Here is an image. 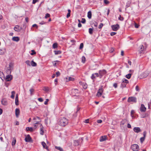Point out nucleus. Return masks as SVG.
Instances as JSON below:
<instances>
[{"label": "nucleus", "instance_id": "1", "mask_svg": "<svg viewBox=\"0 0 151 151\" xmlns=\"http://www.w3.org/2000/svg\"><path fill=\"white\" fill-rule=\"evenodd\" d=\"M68 120L65 117L61 118L59 122L60 125L62 126H65L68 124Z\"/></svg>", "mask_w": 151, "mask_h": 151}, {"label": "nucleus", "instance_id": "2", "mask_svg": "<svg viewBox=\"0 0 151 151\" xmlns=\"http://www.w3.org/2000/svg\"><path fill=\"white\" fill-rule=\"evenodd\" d=\"M103 92V89L102 88V86L100 87L99 89L98 92L96 94V96L98 97H100L102 95V93Z\"/></svg>", "mask_w": 151, "mask_h": 151}, {"label": "nucleus", "instance_id": "3", "mask_svg": "<svg viewBox=\"0 0 151 151\" xmlns=\"http://www.w3.org/2000/svg\"><path fill=\"white\" fill-rule=\"evenodd\" d=\"M131 148L134 151H137L138 150L139 146L137 144H134L131 146Z\"/></svg>", "mask_w": 151, "mask_h": 151}, {"label": "nucleus", "instance_id": "4", "mask_svg": "<svg viewBox=\"0 0 151 151\" xmlns=\"http://www.w3.org/2000/svg\"><path fill=\"white\" fill-rule=\"evenodd\" d=\"M128 102H136V98L135 97H129L128 99Z\"/></svg>", "mask_w": 151, "mask_h": 151}, {"label": "nucleus", "instance_id": "5", "mask_svg": "<svg viewBox=\"0 0 151 151\" xmlns=\"http://www.w3.org/2000/svg\"><path fill=\"white\" fill-rule=\"evenodd\" d=\"M111 27L112 30L114 31H116L119 29V25L118 24L112 25Z\"/></svg>", "mask_w": 151, "mask_h": 151}, {"label": "nucleus", "instance_id": "6", "mask_svg": "<svg viewBox=\"0 0 151 151\" xmlns=\"http://www.w3.org/2000/svg\"><path fill=\"white\" fill-rule=\"evenodd\" d=\"M25 141L27 142H32L33 141L29 135H28L25 138Z\"/></svg>", "mask_w": 151, "mask_h": 151}, {"label": "nucleus", "instance_id": "7", "mask_svg": "<svg viewBox=\"0 0 151 151\" xmlns=\"http://www.w3.org/2000/svg\"><path fill=\"white\" fill-rule=\"evenodd\" d=\"M106 73V70H100L99 71V77L101 78L102 76Z\"/></svg>", "mask_w": 151, "mask_h": 151}, {"label": "nucleus", "instance_id": "8", "mask_svg": "<svg viewBox=\"0 0 151 151\" xmlns=\"http://www.w3.org/2000/svg\"><path fill=\"white\" fill-rule=\"evenodd\" d=\"M146 108L145 107L144 105L143 104H142L140 108V111L141 112H144L146 111Z\"/></svg>", "mask_w": 151, "mask_h": 151}, {"label": "nucleus", "instance_id": "9", "mask_svg": "<svg viewBox=\"0 0 151 151\" xmlns=\"http://www.w3.org/2000/svg\"><path fill=\"white\" fill-rule=\"evenodd\" d=\"M146 46L144 47L143 45H141L139 47V51L140 53H141L142 52L144 51L145 50H146Z\"/></svg>", "mask_w": 151, "mask_h": 151}, {"label": "nucleus", "instance_id": "10", "mask_svg": "<svg viewBox=\"0 0 151 151\" xmlns=\"http://www.w3.org/2000/svg\"><path fill=\"white\" fill-rule=\"evenodd\" d=\"M12 78V77L11 75H7L6 77L5 80L7 81H10Z\"/></svg>", "mask_w": 151, "mask_h": 151}, {"label": "nucleus", "instance_id": "11", "mask_svg": "<svg viewBox=\"0 0 151 151\" xmlns=\"http://www.w3.org/2000/svg\"><path fill=\"white\" fill-rule=\"evenodd\" d=\"M124 83H128V80L125 78L123 79L122 80V83H121V85H122V87H126V84H124V85H123V84Z\"/></svg>", "mask_w": 151, "mask_h": 151}, {"label": "nucleus", "instance_id": "12", "mask_svg": "<svg viewBox=\"0 0 151 151\" xmlns=\"http://www.w3.org/2000/svg\"><path fill=\"white\" fill-rule=\"evenodd\" d=\"M79 83L80 85H82L83 86V88L85 89H86L87 87V85L86 83H83L82 82H79Z\"/></svg>", "mask_w": 151, "mask_h": 151}, {"label": "nucleus", "instance_id": "13", "mask_svg": "<svg viewBox=\"0 0 151 151\" xmlns=\"http://www.w3.org/2000/svg\"><path fill=\"white\" fill-rule=\"evenodd\" d=\"M134 131L136 133H138L141 132V130L139 127H135L133 129Z\"/></svg>", "mask_w": 151, "mask_h": 151}, {"label": "nucleus", "instance_id": "14", "mask_svg": "<svg viewBox=\"0 0 151 151\" xmlns=\"http://www.w3.org/2000/svg\"><path fill=\"white\" fill-rule=\"evenodd\" d=\"M39 124H40V134L42 135L43 134V127L41 124L40 123Z\"/></svg>", "mask_w": 151, "mask_h": 151}, {"label": "nucleus", "instance_id": "15", "mask_svg": "<svg viewBox=\"0 0 151 151\" xmlns=\"http://www.w3.org/2000/svg\"><path fill=\"white\" fill-rule=\"evenodd\" d=\"M99 76V75L98 73H95L92 74L91 78L92 80H93L95 77H98Z\"/></svg>", "mask_w": 151, "mask_h": 151}, {"label": "nucleus", "instance_id": "16", "mask_svg": "<svg viewBox=\"0 0 151 151\" xmlns=\"http://www.w3.org/2000/svg\"><path fill=\"white\" fill-rule=\"evenodd\" d=\"M20 114V111L19 109H15V115L17 117H18Z\"/></svg>", "mask_w": 151, "mask_h": 151}, {"label": "nucleus", "instance_id": "17", "mask_svg": "<svg viewBox=\"0 0 151 151\" xmlns=\"http://www.w3.org/2000/svg\"><path fill=\"white\" fill-rule=\"evenodd\" d=\"M106 136H101L100 137V142H103L106 140Z\"/></svg>", "mask_w": 151, "mask_h": 151}, {"label": "nucleus", "instance_id": "18", "mask_svg": "<svg viewBox=\"0 0 151 151\" xmlns=\"http://www.w3.org/2000/svg\"><path fill=\"white\" fill-rule=\"evenodd\" d=\"M12 40L14 41L18 42L19 40V38L18 37H12Z\"/></svg>", "mask_w": 151, "mask_h": 151}, {"label": "nucleus", "instance_id": "19", "mask_svg": "<svg viewBox=\"0 0 151 151\" xmlns=\"http://www.w3.org/2000/svg\"><path fill=\"white\" fill-rule=\"evenodd\" d=\"M42 145L44 148L47 149V146L46 145V143L44 142H42Z\"/></svg>", "mask_w": 151, "mask_h": 151}, {"label": "nucleus", "instance_id": "20", "mask_svg": "<svg viewBox=\"0 0 151 151\" xmlns=\"http://www.w3.org/2000/svg\"><path fill=\"white\" fill-rule=\"evenodd\" d=\"M2 104L3 105H6L7 104V102L5 99H3L1 101Z\"/></svg>", "mask_w": 151, "mask_h": 151}, {"label": "nucleus", "instance_id": "21", "mask_svg": "<svg viewBox=\"0 0 151 151\" xmlns=\"http://www.w3.org/2000/svg\"><path fill=\"white\" fill-rule=\"evenodd\" d=\"M14 29L16 31L18 32L20 31V29L19 28V26L18 25L15 26Z\"/></svg>", "mask_w": 151, "mask_h": 151}, {"label": "nucleus", "instance_id": "22", "mask_svg": "<svg viewBox=\"0 0 151 151\" xmlns=\"http://www.w3.org/2000/svg\"><path fill=\"white\" fill-rule=\"evenodd\" d=\"M91 15H92V14H91V11H89L88 12L87 16H88V18L89 19H91Z\"/></svg>", "mask_w": 151, "mask_h": 151}, {"label": "nucleus", "instance_id": "23", "mask_svg": "<svg viewBox=\"0 0 151 151\" xmlns=\"http://www.w3.org/2000/svg\"><path fill=\"white\" fill-rule=\"evenodd\" d=\"M26 129L27 131H29L31 132H32L33 131V129L32 127H27Z\"/></svg>", "mask_w": 151, "mask_h": 151}, {"label": "nucleus", "instance_id": "24", "mask_svg": "<svg viewBox=\"0 0 151 151\" xmlns=\"http://www.w3.org/2000/svg\"><path fill=\"white\" fill-rule=\"evenodd\" d=\"M74 145L75 146H77L79 144V142L78 140H75L74 141Z\"/></svg>", "mask_w": 151, "mask_h": 151}, {"label": "nucleus", "instance_id": "25", "mask_svg": "<svg viewBox=\"0 0 151 151\" xmlns=\"http://www.w3.org/2000/svg\"><path fill=\"white\" fill-rule=\"evenodd\" d=\"M55 148L60 151H64L62 148L60 147L55 146Z\"/></svg>", "mask_w": 151, "mask_h": 151}, {"label": "nucleus", "instance_id": "26", "mask_svg": "<svg viewBox=\"0 0 151 151\" xmlns=\"http://www.w3.org/2000/svg\"><path fill=\"white\" fill-rule=\"evenodd\" d=\"M11 93H12V95L11 96V98L13 99L14 98L15 94V92L14 91H12V92Z\"/></svg>", "mask_w": 151, "mask_h": 151}, {"label": "nucleus", "instance_id": "27", "mask_svg": "<svg viewBox=\"0 0 151 151\" xmlns=\"http://www.w3.org/2000/svg\"><path fill=\"white\" fill-rule=\"evenodd\" d=\"M31 65L32 66H36L37 65V64L33 60H32L31 62Z\"/></svg>", "mask_w": 151, "mask_h": 151}, {"label": "nucleus", "instance_id": "28", "mask_svg": "<svg viewBox=\"0 0 151 151\" xmlns=\"http://www.w3.org/2000/svg\"><path fill=\"white\" fill-rule=\"evenodd\" d=\"M58 44L56 43H54L52 45V47L55 49L57 47Z\"/></svg>", "mask_w": 151, "mask_h": 151}, {"label": "nucleus", "instance_id": "29", "mask_svg": "<svg viewBox=\"0 0 151 151\" xmlns=\"http://www.w3.org/2000/svg\"><path fill=\"white\" fill-rule=\"evenodd\" d=\"M43 90L47 92L49 90V88L48 87H45L43 88Z\"/></svg>", "mask_w": 151, "mask_h": 151}, {"label": "nucleus", "instance_id": "30", "mask_svg": "<svg viewBox=\"0 0 151 151\" xmlns=\"http://www.w3.org/2000/svg\"><path fill=\"white\" fill-rule=\"evenodd\" d=\"M16 142V140L15 138H13V140L12 143V145L14 146L15 145Z\"/></svg>", "mask_w": 151, "mask_h": 151}, {"label": "nucleus", "instance_id": "31", "mask_svg": "<svg viewBox=\"0 0 151 151\" xmlns=\"http://www.w3.org/2000/svg\"><path fill=\"white\" fill-rule=\"evenodd\" d=\"M34 90L33 88H31L29 90V91L30 92V95L31 96L33 94V93L34 92Z\"/></svg>", "mask_w": 151, "mask_h": 151}, {"label": "nucleus", "instance_id": "32", "mask_svg": "<svg viewBox=\"0 0 151 151\" xmlns=\"http://www.w3.org/2000/svg\"><path fill=\"white\" fill-rule=\"evenodd\" d=\"M15 104L17 106L19 104L18 99H15Z\"/></svg>", "mask_w": 151, "mask_h": 151}, {"label": "nucleus", "instance_id": "33", "mask_svg": "<svg viewBox=\"0 0 151 151\" xmlns=\"http://www.w3.org/2000/svg\"><path fill=\"white\" fill-rule=\"evenodd\" d=\"M68 80H67V81H73L74 80V78L73 77H69L68 78Z\"/></svg>", "mask_w": 151, "mask_h": 151}, {"label": "nucleus", "instance_id": "34", "mask_svg": "<svg viewBox=\"0 0 151 151\" xmlns=\"http://www.w3.org/2000/svg\"><path fill=\"white\" fill-rule=\"evenodd\" d=\"M55 53V55L60 54L61 53V52L60 51H54Z\"/></svg>", "mask_w": 151, "mask_h": 151}, {"label": "nucleus", "instance_id": "35", "mask_svg": "<svg viewBox=\"0 0 151 151\" xmlns=\"http://www.w3.org/2000/svg\"><path fill=\"white\" fill-rule=\"evenodd\" d=\"M40 121H34V126L35 127V129L36 128V124H38L39 123V122Z\"/></svg>", "mask_w": 151, "mask_h": 151}, {"label": "nucleus", "instance_id": "36", "mask_svg": "<svg viewBox=\"0 0 151 151\" xmlns=\"http://www.w3.org/2000/svg\"><path fill=\"white\" fill-rule=\"evenodd\" d=\"M131 73H129L126 76V77L128 79H129L131 77Z\"/></svg>", "mask_w": 151, "mask_h": 151}, {"label": "nucleus", "instance_id": "37", "mask_svg": "<svg viewBox=\"0 0 151 151\" xmlns=\"http://www.w3.org/2000/svg\"><path fill=\"white\" fill-rule=\"evenodd\" d=\"M78 90L77 89H75L72 90V93H78Z\"/></svg>", "mask_w": 151, "mask_h": 151}, {"label": "nucleus", "instance_id": "38", "mask_svg": "<svg viewBox=\"0 0 151 151\" xmlns=\"http://www.w3.org/2000/svg\"><path fill=\"white\" fill-rule=\"evenodd\" d=\"M127 120L126 119L123 120L121 122V124L122 125H124L125 123H126Z\"/></svg>", "mask_w": 151, "mask_h": 151}, {"label": "nucleus", "instance_id": "39", "mask_svg": "<svg viewBox=\"0 0 151 151\" xmlns=\"http://www.w3.org/2000/svg\"><path fill=\"white\" fill-rule=\"evenodd\" d=\"M93 32V29L90 28L89 29V32L90 34H92Z\"/></svg>", "mask_w": 151, "mask_h": 151}, {"label": "nucleus", "instance_id": "40", "mask_svg": "<svg viewBox=\"0 0 151 151\" xmlns=\"http://www.w3.org/2000/svg\"><path fill=\"white\" fill-rule=\"evenodd\" d=\"M25 63L27 64V65H28L29 66H30V62L29 61V60H27V61H26L25 62Z\"/></svg>", "mask_w": 151, "mask_h": 151}, {"label": "nucleus", "instance_id": "41", "mask_svg": "<svg viewBox=\"0 0 151 151\" xmlns=\"http://www.w3.org/2000/svg\"><path fill=\"white\" fill-rule=\"evenodd\" d=\"M134 111L133 110H132L131 111V116L132 117H133L134 116L133 115V114H134Z\"/></svg>", "mask_w": 151, "mask_h": 151}, {"label": "nucleus", "instance_id": "42", "mask_svg": "<svg viewBox=\"0 0 151 151\" xmlns=\"http://www.w3.org/2000/svg\"><path fill=\"white\" fill-rule=\"evenodd\" d=\"M83 43H82L80 44V47H79V49H82L83 48Z\"/></svg>", "mask_w": 151, "mask_h": 151}, {"label": "nucleus", "instance_id": "43", "mask_svg": "<svg viewBox=\"0 0 151 151\" xmlns=\"http://www.w3.org/2000/svg\"><path fill=\"white\" fill-rule=\"evenodd\" d=\"M147 21V22H146V23L147 24H150L151 22H150V20H147V19L146 18L145 19H144L143 20V21Z\"/></svg>", "mask_w": 151, "mask_h": 151}, {"label": "nucleus", "instance_id": "44", "mask_svg": "<svg viewBox=\"0 0 151 151\" xmlns=\"http://www.w3.org/2000/svg\"><path fill=\"white\" fill-rule=\"evenodd\" d=\"M86 22V19H84V18H82V20H81V23H82L84 24Z\"/></svg>", "mask_w": 151, "mask_h": 151}, {"label": "nucleus", "instance_id": "45", "mask_svg": "<svg viewBox=\"0 0 151 151\" xmlns=\"http://www.w3.org/2000/svg\"><path fill=\"white\" fill-rule=\"evenodd\" d=\"M145 139V137H143L140 138V140L141 142L142 143L144 140Z\"/></svg>", "mask_w": 151, "mask_h": 151}, {"label": "nucleus", "instance_id": "46", "mask_svg": "<svg viewBox=\"0 0 151 151\" xmlns=\"http://www.w3.org/2000/svg\"><path fill=\"white\" fill-rule=\"evenodd\" d=\"M82 61L83 63H84L86 60V58L85 57L83 56L82 58Z\"/></svg>", "mask_w": 151, "mask_h": 151}, {"label": "nucleus", "instance_id": "47", "mask_svg": "<svg viewBox=\"0 0 151 151\" xmlns=\"http://www.w3.org/2000/svg\"><path fill=\"white\" fill-rule=\"evenodd\" d=\"M119 19L122 21L124 20V18L123 17H122L120 15L119 17Z\"/></svg>", "mask_w": 151, "mask_h": 151}, {"label": "nucleus", "instance_id": "48", "mask_svg": "<svg viewBox=\"0 0 151 151\" xmlns=\"http://www.w3.org/2000/svg\"><path fill=\"white\" fill-rule=\"evenodd\" d=\"M10 67L8 68V69L6 71L8 73H10L11 72V71L10 70Z\"/></svg>", "mask_w": 151, "mask_h": 151}, {"label": "nucleus", "instance_id": "49", "mask_svg": "<svg viewBox=\"0 0 151 151\" xmlns=\"http://www.w3.org/2000/svg\"><path fill=\"white\" fill-rule=\"evenodd\" d=\"M50 17V14H49L47 13L46 14L45 16V18H47L48 17Z\"/></svg>", "mask_w": 151, "mask_h": 151}, {"label": "nucleus", "instance_id": "50", "mask_svg": "<svg viewBox=\"0 0 151 151\" xmlns=\"http://www.w3.org/2000/svg\"><path fill=\"white\" fill-rule=\"evenodd\" d=\"M103 26V24L102 23H100L99 26V29H101Z\"/></svg>", "mask_w": 151, "mask_h": 151}, {"label": "nucleus", "instance_id": "51", "mask_svg": "<svg viewBox=\"0 0 151 151\" xmlns=\"http://www.w3.org/2000/svg\"><path fill=\"white\" fill-rule=\"evenodd\" d=\"M32 52L31 53V55H33L34 54H36V52H35L34 50H32Z\"/></svg>", "mask_w": 151, "mask_h": 151}, {"label": "nucleus", "instance_id": "52", "mask_svg": "<svg viewBox=\"0 0 151 151\" xmlns=\"http://www.w3.org/2000/svg\"><path fill=\"white\" fill-rule=\"evenodd\" d=\"M116 32H112L111 33L110 35L111 36H113L115 35V34H116Z\"/></svg>", "mask_w": 151, "mask_h": 151}, {"label": "nucleus", "instance_id": "53", "mask_svg": "<svg viewBox=\"0 0 151 151\" xmlns=\"http://www.w3.org/2000/svg\"><path fill=\"white\" fill-rule=\"evenodd\" d=\"M49 101V99H46L45 101L44 102V104L45 105H47V102Z\"/></svg>", "mask_w": 151, "mask_h": 151}, {"label": "nucleus", "instance_id": "54", "mask_svg": "<svg viewBox=\"0 0 151 151\" xmlns=\"http://www.w3.org/2000/svg\"><path fill=\"white\" fill-rule=\"evenodd\" d=\"M56 75L57 77H58L60 76V73L59 71L57 72H56Z\"/></svg>", "mask_w": 151, "mask_h": 151}, {"label": "nucleus", "instance_id": "55", "mask_svg": "<svg viewBox=\"0 0 151 151\" xmlns=\"http://www.w3.org/2000/svg\"><path fill=\"white\" fill-rule=\"evenodd\" d=\"M104 3L105 4H109V1H108L107 0H104Z\"/></svg>", "mask_w": 151, "mask_h": 151}, {"label": "nucleus", "instance_id": "56", "mask_svg": "<svg viewBox=\"0 0 151 151\" xmlns=\"http://www.w3.org/2000/svg\"><path fill=\"white\" fill-rule=\"evenodd\" d=\"M114 50V48H111L110 50V52H112Z\"/></svg>", "mask_w": 151, "mask_h": 151}, {"label": "nucleus", "instance_id": "57", "mask_svg": "<svg viewBox=\"0 0 151 151\" xmlns=\"http://www.w3.org/2000/svg\"><path fill=\"white\" fill-rule=\"evenodd\" d=\"M102 120L101 119L98 120H97V122L98 123H101L102 122Z\"/></svg>", "mask_w": 151, "mask_h": 151}, {"label": "nucleus", "instance_id": "58", "mask_svg": "<svg viewBox=\"0 0 151 151\" xmlns=\"http://www.w3.org/2000/svg\"><path fill=\"white\" fill-rule=\"evenodd\" d=\"M136 91H139V88L138 86H137L135 88Z\"/></svg>", "mask_w": 151, "mask_h": 151}, {"label": "nucleus", "instance_id": "59", "mask_svg": "<svg viewBox=\"0 0 151 151\" xmlns=\"http://www.w3.org/2000/svg\"><path fill=\"white\" fill-rule=\"evenodd\" d=\"M37 119H38L39 121H40V118L38 117L37 116V117H36L35 118H34V119H33L34 120Z\"/></svg>", "mask_w": 151, "mask_h": 151}, {"label": "nucleus", "instance_id": "60", "mask_svg": "<svg viewBox=\"0 0 151 151\" xmlns=\"http://www.w3.org/2000/svg\"><path fill=\"white\" fill-rule=\"evenodd\" d=\"M38 100L39 101L41 102H42L43 101V99L42 98H39L38 99Z\"/></svg>", "mask_w": 151, "mask_h": 151}, {"label": "nucleus", "instance_id": "61", "mask_svg": "<svg viewBox=\"0 0 151 151\" xmlns=\"http://www.w3.org/2000/svg\"><path fill=\"white\" fill-rule=\"evenodd\" d=\"M59 62V63H55H55H53V65H60V62Z\"/></svg>", "mask_w": 151, "mask_h": 151}, {"label": "nucleus", "instance_id": "62", "mask_svg": "<svg viewBox=\"0 0 151 151\" xmlns=\"http://www.w3.org/2000/svg\"><path fill=\"white\" fill-rule=\"evenodd\" d=\"M94 24V26L95 27H97L98 25V23L96 22H95V23H93Z\"/></svg>", "mask_w": 151, "mask_h": 151}, {"label": "nucleus", "instance_id": "63", "mask_svg": "<svg viewBox=\"0 0 151 151\" xmlns=\"http://www.w3.org/2000/svg\"><path fill=\"white\" fill-rule=\"evenodd\" d=\"M84 122L86 123H89V119H86Z\"/></svg>", "mask_w": 151, "mask_h": 151}, {"label": "nucleus", "instance_id": "64", "mask_svg": "<svg viewBox=\"0 0 151 151\" xmlns=\"http://www.w3.org/2000/svg\"><path fill=\"white\" fill-rule=\"evenodd\" d=\"M113 86L115 88H117V84L116 83H114L113 85Z\"/></svg>", "mask_w": 151, "mask_h": 151}]
</instances>
